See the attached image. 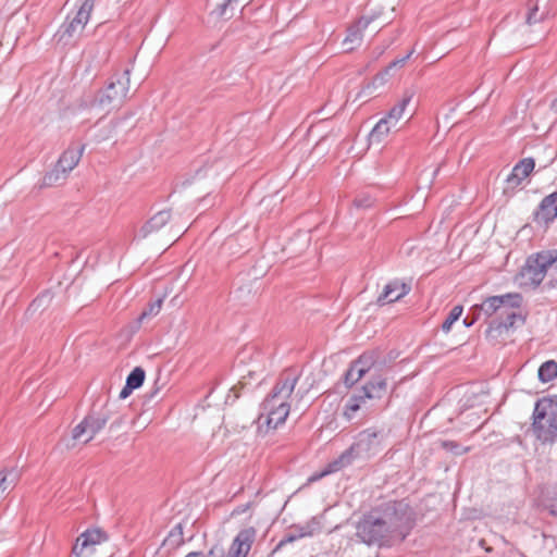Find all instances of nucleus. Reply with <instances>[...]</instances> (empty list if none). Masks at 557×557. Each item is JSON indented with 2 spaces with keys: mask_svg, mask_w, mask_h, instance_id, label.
Instances as JSON below:
<instances>
[{
  "mask_svg": "<svg viewBox=\"0 0 557 557\" xmlns=\"http://www.w3.org/2000/svg\"><path fill=\"white\" fill-rule=\"evenodd\" d=\"M159 392V387H153L150 392H148L144 397H145V400L148 401V400H151Z\"/></svg>",
  "mask_w": 557,
  "mask_h": 557,
  "instance_id": "09e8293b",
  "label": "nucleus"
},
{
  "mask_svg": "<svg viewBox=\"0 0 557 557\" xmlns=\"http://www.w3.org/2000/svg\"><path fill=\"white\" fill-rule=\"evenodd\" d=\"M479 320H481V318H476V312H472L470 309V313L463 319V324L465 326L470 327Z\"/></svg>",
  "mask_w": 557,
  "mask_h": 557,
  "instance_id": "a18cd8bd",
  "label": "nucleus"
},
{
  "mask_svg": "<svg viewBox=\"0 0 557 557\" xmlns=\"http://www.w3.org/2000/svg\"><path fill=\"white\" fill-rule=\"evenodd\" d=\"M462 311H463L462 306L458 305V306L453 307V309L450 310V312L447 314L446 319L442 323L441 329L444 333H448L451 330V326L454 325V323L456 321H458L459 318L461 317Z\"/></svg>",
  "mask_w": 557,
  "mask_h": 557,
  "instance_id": "473e14b6",
  "label": "nucleus"
},
{
  "mask_svg": "<svg viewBox=\"0 0 557 557\" xmlns=\"http://www.w3.org/2000/svg\"><path fill=\"white\" fill-rule=\"evenodd\" d=\"M13 484V480H8V472L0 471V495H2Z\"/></svg>",
  "mask_w": 557,
  "mask_h": 557,
  "instance_id": "37998d69",
  "label": "nucleus"
},
{
  "mask_svg": "<svg viewBox=\"0 0 557 557\" xmlns=\"http://www.w3.org/2000/svg\"><path fill=\"white\" fill-rule=\"evenodd\" d=\"M216 196L214 197H210V195L206 196L205 198L201 199V202L200 205L202 206H209V207H214L216 205H219L215 200H216Z\"/></svg>",
  "mask_w": 557,
  "mask_h": 557,
  "instance_id": "49530a36",
  "label": "nucleus"
},
{
  "mask_svg": "<svg viewBox=\"0 0 557 557\" xmlns=\"http://www.w3.org/2000/svg\"><path fill=\"white\" fill-rule=\"evenodd\" d=\"M532 419L536 438L543 443H553L557 437V403L548 397L537 399Z\"/></svg>",
  "mask_w": 557,
  "mask_h": 557,
  "instance_id": "7ed1b4c3",
  "label": "nucleus"
},
{
  "mask_svg": "<svg viewBox=\"0 0 557 557\" xmlns=\"http://www.w3.org/2000/svg\"><path fill=\"white\" fill-rule=\"evenodd\" d=\"M170 211H157L141 227L140 232L146 237L152 232L160 230L170 220Z\"/></svg>",
  "mask_w": 557,
  "mask_h": 557,
  "instance_id": "4be33fe9",
  "label": "nucleus"
},
{
  "mask_svg": "<svg viewBox=\"0 0 557 557\" xmlns=\"http://www.w3.org/2000/svg\"><path fill=\"white\" fill-rule=\"evenodd\" d=\"M411 290V286L400 280H393L388 282L381 295L377 297V305L383 306L386 304H392L398 301L406 295H408Z\"/></svg>",
  "mask_w": 557,
  "mask_h": 557,
  "instance_id": "f3484780",
  "label": "nucleus"
},
{
  "mask_svg": "<svg viewBox=\"0 0 557 557\" xmlns=\"http://www.w3.org/2000/svg\"><path fill=\"white\" fill-rule=\"evenodd\" d=\"M122 423V418H117L110 424V430L117 429Z\"/></svg>",
  "mask_w": 557,
  "mask_h": 557,
  "instance_id": "8fccbe9b",
  "label": "nucleus"
},
{
  "mask_svg": "<svg viewBox=\"0 0 557 557\" xmlns=\"http://www.w3.org/2000/svg\"><path fill=\"white\" fill-rule=\"evenodd\" d=\"M67 175L69 174L63 169L59 168V165L55 164L51 171L47 172L44 175L40 183L38 184V187L46 188L61 185L65 182Z\"/></svg>",
  "mask_w": 557,
  "mask_h": 557,
  "instance_id": "5701e85b",
  "label": "nucleus"
},
{
  "mask_svg": "<svg viewBox=\"0 0 557 557\" xmlns=\"http://www.w3.org/2000/svg\"><path fill=\"white\" fill-rule=\"evenodd\" d=\"M92 9L94 0H84L75 16L71 20L67 17L54 34V40L57 44H61L63 46L71 45L72 41L84 30L89 21Z\"/></svg>",
  "mask_w": 557,
  "mask_h": 557,
  "instance_id": "423d86ee",
  "label": "nucleus"
},
{
  "mask_svg": "<svg viewBox=\"0 0 557 557\" xmlns=\"http://www.w3.org/2000/svg\"><path fill=\"white\" fill-rule=\"evenodd\" d=\"M537 375L541 382H550L557 376V362L555 360L543 362L539 368Z\"/></svg>",
  "mask_w": 557,
  "mask_h": 557,
  "instance_id": "cd10ccee",
  "label": "nucleus"
},
{
  "mask_svg": "<svg viewBox=\"0 0 557 557\" xmlns=\"http://www.w3.org/2000/svg\"><path fill=\"white\" fill-rule=\"evenodd\" d=\"M162 304H163V298H157L156 300L150 301L148 304L147 308H145L144 311L141 312V314L139 315L138 320L143 321L147 318H152V317H156L157 314H159V312L161 311V308H162Z\"/></svg>",
  "mask_w": 557,
  "mask_h": 557,
  "instance_id": "c9c22d12",
  "label": "nucleus"
},
{
  "mask_svg": "<svg viewBox=\"0 0 557 557\" xmlns=\"http://www.w3.org/2000/svg\"><path fill=\"white\" fill-rule=\"evenodd\" d=\"M414 52V49H411L405 57L403 58H399V59H396L394 60L393 62H391L386 67L385 70L382 72V73H379L373 82H372V85L375 86L376 84H384L385 82V76H388L389 75V72L395 69L396 66H404L405 63L407 62V60L412 55V53Z\"/></svg>",
  "mask_w": 557,
  "mask_h": 557,
  "instance_id": "bb28decb",
  "label": "nucleus"
},
{
  "mask_svg": "<svg viewBox=\"0 0 557 557\" xmlns=\"http://www.w3.org/2000/svg\"><path fill=\"white\" fill-rule=\"evenodd\" d=\"M51 300L52 294L49 290H45L30 302L27 311L35 313L39 309L48 307Z\"/></svg>",
  "mask_w": 557,
  "mask_h": 557,
  "instance_id": "7c9ffc66",
  "label": "nucleus"
},
{
  "mask_svg": "<svg viewBox=\"0 0 557 557\" xmlns=\"http://www.w3.org/2000/svg\"><path fill=\"white\" fill-rule=\"evenodd\" d=\"M203 170L202 169H199L196 171V173L194 175H190L188 177H181V178H177L174 183V191H177V190H181L187 186H189L190 184H193L194 180L196 178H201L203 177Z\"/></svg>",
  "mask_w": 557,
  "mask_h": 557,
  "instance_id": "4c0bfd02",
  "label": "nucleus"
},
{
  "mask_svg": "<svg viewBox=\"0 0 557 557\" xmlns=\"http://www.w3.org/2000/svg\"><path fill=\"white\" fill-rule=\"evenodd\" d=\"M366 399L362 397V394H358V395H352L348 400H347V404L345 406V412L344 414L346 416V418L348 420L352 419L354 417V413L356 411H358L361 407V404Z\"/></svg>",
  "mask_w": 557,
  "mask_h": 557,
  "instance_id": "72a5a7b5",
  "label": "nucleus"
},
{
  "mask_svg": "<svg viewBox=\"0 0 557 557\" xmlns=\"http://www.w3.org/2000/svg\"><path fill=\"white\" fill-rule=\"evenodd\" d=\"M382 438V431L372 428L363 430L358 434L356 442L348 449L330 462L322 472L313 474L309 481H317L327 474L337 472L351 465L356 459H370L381 450Z\"/></svg>",
  "mask_w": 557,
  "mask_h": 557,
  "instance_id": "f03ea898",
  "label": "nucleus"
},
{
  "mask_svg": "<svg viewBox=\"0 0 557 557\" xmlns=\"http://www.w3.org/2000/svg\"><path fill=\"white\" fill-rule=\"evenodd\" d=\"M256 539V530L252 527L243 529L233 540L227 557H247Z\"/></svg>",
  "mask_w": 557,
  "mask_h": 557,
  "instance_id": "dca6fc26",
  "label": "nucleus"
},
{
  "mask_svg": "<svg viewBox=\"0 0 557 557\" xmlns=\"http://www.w3.org/2000/svg\"><path fill=\"white\" fill-rule=\"evenodd\" d=\"M535 161L533 158L520 160L511 170V173L505 181L504 194L509 195L519 187L522 182L533 172Z\"/></svg>",
  "mask_w": 557,
  "mask_h": 557,
  "instance_id": "2eb2a0df",
  "label": "nucleus"
},
{
  "mask_svg": "<svg viewBox=\"0 0 557 557\" xmlns=\"http://www.w3.org/2000/svg\"><path fill=\"white\" fill-rule=\"evenodd\" d=\"M265 356L261 351L251 354V362L243 370V380L247 376L252 380H261L265 374Z\"/></svg>",
  "mask_w": 557,
  "mask_h": 557,
  "instance_id": "a211bd4d",
  "label": "nucleus"
},
{
  "mask_svg": "<svg viewBox=\"0 0 557 557\" xmlns=\"http://www.w3.org/2000/svg\"><path fill=\"white\" fill-rule=\"evenodd\" d=\"M182 544H184V528L182 523H177L170 530L168 536L162 543V546L177 548Z\"/></svg>",
  "mask_w": 557,
  "mask_h": 557,
  "instance_id": "a878e982",
  "label": "nucleus"
},
{
  "mask_svg": "<svg viewBox=\"0 0 557 557\" xmlns=\"http://www.w3.org/2000/svg\"><path fill=\"white\" fill-rule=\"evenodd\" d=\"M393 129L396 127L382 117L369 134L370 144H381Z\"/></svg>",
  "mask_w": 557,
  "mask_h": 557,
  "instance_id": "b1692460",
  "label": "nucleus"
},
{
  "mask_svg": "<svg viewBox=\"0 0 557 557\" xmlns=\"http://www.w3.org/2000/svg\"><path fill=\"white\" fill-rule=\"evenodd\" d=\"M520 307H512L500 313L498 318L490 321L486 333H502L504 330L508 331L516 327L517 323L524 324L525 318L519 311Z\"/></svg>",
  "mask_w": 557,
  "mask_h": 557,
  "instance_id": "4468645a",
  "label": "nucleus"
},
{
  "mask_svg": "<svg viewBox=\"0 0 557 557\" xmlns=\"http://www.w3.org/2000/svg\"><path fill=\"white\" fill-rule=\"evenodd\" d=\"M299 377L300 374L292 369H286L280 374L270 394L261 405L262 413L258 419L259 429H262L263 418L268 429L273 430L286 421L290 411V405L287 399L292 396Z\"/></svg>",
  "mask_w": 557,
  "mask_h": 557,
  "instance_id": "f257e3e1",
  "label": "nucleus"
},
{
  "mask_svg": "<svg viewBox=\"0 0 557 557\" xmlns=\"http://www.w3.org/2000/svg\"><path fill=\"white\" fill-rule=\"evenodd\" d=\"M299 539H302V536H299V533H288L286 534L276 545L274 552L280 550L283 548L286 544L293 543Z\"/></svg>",
  "mask_w": 557,
  "mask_h": 557,
  "instance_id": "79ce46f5",
  "label": "nucleus"
},
{
  "mask_svg": "<svg viewBox=\"0 0 557 557\" xmlns=\"http://www.w3.org/2000/svg\"><path fill=\"white\" fill-rule=\"evenodd\" d=\"M247 352H248V350H245V351H243V352L240 354V356H239V361H240L242 363H244V362H245V357H246V354H247Z\"/></svg>",
  "mask_w": 557,
  "mask_h": 557,
  "instance_id": "864d4df0",
  "label": "nucleus"
},
{
  "mask_svg": "<svg viewBox=\"0 0 557 557\" xmlns=\"http://www.w3.org/2000/svg\"><path fill=\"white\" fill-rule=\"evenodd\" d=\"M131 71L126 69L121 74L110 77L108 85L100 89L91 101V107L106 109L114 103H122L129 90Z\"/></svg>",
  "mask_w": 557,
  "mask_h": 557,
  "instance_id": "39448f33",
  "label": "nucleus"
},
{
  "mask_svg": "<svg viewBox=\"0 0 557 557\" xmlns=\"http://www.w3.org/2000/svg\"><path fill=\"white\" fill-rule=\"evenodd\" d=\"M556 261L557 250H546L530 256L520 270V284L532 288L537 287Z\"/></svg>",
  "mask_w": 557,
  "mask_h": 557,
  "instance_id": "20e7f679",
  "label": "nucleus"
},
{
  "mask_svg": "<svg viewBox=\"0 0 557 557\" xmlns=\"http://www.w3.org/2000/svg\"><path fill=\"white\" fill-rule=\"evenodd\" d=\"M383 15L382 11L371 10L367 15H362L355 24L347 29V35L343 40V45L347 51L354 50L361 45L362 32L374 21Z\"/></svg>",
  "mask_w": 557,
  "mask_h": 557,
  "instance_id": "ddd939ff",
  "label": "nucleus"
},
{
  "mask_svg": "<svg viewBox=\"0 0 557 557\" xmlns=\"http://www.w3.org/2000/svg\"><path fill=\"white\" fill-rule=\"evenodd\" d=\"M232 0H226L223 3L219 4L216 9L213 11L219 17L228 20L233 16V12H228V7Z\"/></svg>",
  "mask_w": 557,
  "mask_h": 557,
  "instance_id": "a19ab883",
  "label": "nucleus"
},
{
  "mask_svg": "<svg viewBox=\"0 0 557 557\" xmlns=\"http://www.w3.org/2000/svg\"><path fill=\"white\" fill-rule=\"evenodd\" d=\"M441 447L454 455H463L469 451V447H462L459 443L448 440L442 441Z\"/></svg>",
  "mask_w": 557,
  "mask_h": 557,
  "instance_id": "58836bf2",
  "label": "nucleus"
},
{
  "mask_svg": "<svg viewBox=\"0 0 557 557\" xmlns=\"http://www.w3.org/2000/svg\"><path fill=\"white\" fill-rule=\"evenodd\" d=\"M387 382L382 376H376L361 387L360 393L364 399H381L386 395Z\"/></svg>",
  "mask_w": 557,
  "mask_h": 557,
  "instance_id": "6ab92c4d",
  "label": "nucleus"
},
{
  "mask_svg": "<svg viewBox=\"0 0 557 557\" xmlns=\"http://www.w3.org/2000/svg\"><path fill=\"white\" fill-rule=\"evenodd\" d=\"M206 557H227V554L222 545L215 544L210 548Z\"/></svg>",
  "mask_w": 557,
  "mask_h": 557,
  "instance_id": "c03bdc74",
  "label": "nucleus"
},
{
  "mask_svg": "<svg viewBox=\"0 0 557 557\" xmlns=\"http://www.w3.org/2000/svg\"><path fill=\"white\" fill-rule=\"evenodd\" d=\"M548 16V12L547 11H543L542 13H539V7L537 4H535L534 7H532L527 16H525V24H528L529 26H532L536 23H541L543 21H545Z\"/></svg>",
  "mask_w": 557,
  "mask_h": 557,
  "instance_id": "e433bc0d",
  "label": "nucleus"
},
{
  "mask_svg": "<svg viewBox=\"0 0 557 557\" xmlns=\"http://www.w3.org/2000/svg\"><path fill=\"white\" fill-rule=\"evenodd\" d=\"M384 523L379 517V510H374L358 523L357 536L367 545H388L391 539Z\"/></svg>",
  "mask_w": 557,
  "mask_h": 557,
  "instance_id": "1a4fd4ad",
  "label": "nucleus"
},
{
  "mask_svg": "<svg viewBox=\"0 0 557 557\" xmlns=\"http://www.w3.org/2000/svg\"><path fill=\"white\" fill-rule=\"evenodd\" d=\"M537 209H557V191L545 196L539 203Z\"/></svg>",
  "mask_w": 557,
  "mask_h": 557,
  "instance_id": "ea45409f",
  "label": "nucleus"
},
{
  "mask_svg": "<svg viewBox=\"0 0 557 557\" xmlns=\"http://www.w3.org/2000/svg\"><path fill=\"white\" fill-rule=\"evenodd\" d=\"M413 96H414L413 89L405 90L403 99L397 104H395L389 110L388 114L386 116H384L383 119L387 120V122L389 124H392V126L396 127L399 119L403 116V114L405 112L406 107L409 104V102L411 101Z\"/></svg>",
  "mask_w": 557,
  "mask_h": 557,
  "instance_id": "412c9836",
  "label": "nucleus"
},
{
  "mask_svg": "<svg viewBox=\"0 0 557 557\" xmlns=\"http://www.w3.org/2000/svg\"><path fill=\"white\" fill-rule=\"evenodd\" d=\"M379 359V352L375 350L364 351L352 361L345 373L344 383L346 386L351 387L358 381H360L376 363Z\"/></svg>",
  "mask_w": 557,
  "mask_h": 557,
  "instance_id": "f8f14e48",
  "label": "nucleus"
},
{
  "mask_svg": "<svg viewBox=\"0 0 557 557\" xmlns=\"http://www.w3.org/2000/svg\"><path fill=\"white\" fill-rule=\"evenodd\" d=\"M543 507L550 516L557 518V484L544 495Z\"/></svg>",
  "mask_w": 557,
  "mask_h": 557,
  "instance_id": "c756f323",
  "label": "nucleus"
},
{
  "mask_svg": "<svg viewBox=\"0 0 557 557\" xmlns=\"http://www.w3.org/2000/svg\"><path fill=\"white\" fill-rule=\"evenodd\" d=\"M354 206L356 209H369L376 206V198L368 191H361L355 197Z\"/></svg>",
  "mask_w": 557,
  "mask_h": 557,
  "instance_id": "2f4dec72",
  "label": "nucleus"
},
{
  "mask_svg": "<svg viewBox=\"0 0 557 557\" xmlns=\"http://www.w3.org/2000/svg\"><path fill=\"white\" fill-rule=\"evenodd\" d=\"M202 556V553L200 552H191V553H188L185 557H201Z\"/></svg>",
  "mask_w": 557,
  "mask_h": 557,
  "instance_id": "3c124183",
  "label": "nucleus"
},
{
  "mask_svg": "<svg viewBox=\"0 0 557 557\" xmlns=\"http://www.w3.org/2000/svg\"><path fill=\"white\" fill-rule=\"evenodd\" d=\"M523 301L522 295L519 293H507L504 295H495L486 297L481 304L471 307L472 312H476V318L485 320L497 315L512 307H521Z\"/></svg>",
  "mask_w": 557,
  "mask_h": 557,
  "instance_id": "6e6552de",
  "label": "nucleus"
},
{
  "mask_svg": "<svg viewBox=\"0 0 557 557\" xmlns=\"http://www.w3.org/2000/svg\"><path fill=\"white\" fill-rule=\"evenodd\" d=\"M293 529L298 531L299 536H312L322 530V523L318 517H312L305 524H295Z\"/></svg>",
  "mask_w": 557,
  "mask_h": 557,
  "instance_id": "393cba45",
  "label": "nucleus"
},
{
  "mask_svg": "<svg viewBox=\"0 0 557 557\" xmlns=\"http://www.w3.org/2000/svg\"><path fill=\"white\" fill-rule=\"evenodd\" d=\"M552 110L557 113V98L552 102Z\"/></svg>",
  "mask_w": 557,
  "mask_h": 557,
  "instance_id": "603ef678",
  "label": "nucleus"
},
{
  "mask_svg": "<svg viewBox=\"0 0 557 557\" xmlns=\"http://www.w3.org/2000/svg\"><path fill=\"white\" fill-rule=\"evenodd\" d=\"M145 370L141 367H136L126 377V383L134 389L140 387L145 382Z\"/></svg>",
  "mask_w": 557,
  "mask_h": 557,
  "instance_id": "f704fd0d",
  "label": "nucleus"
},
{
  "mask_svg": "<svg viewBox=\"0 0 557 557\" xmlns=\"http://www.w3.org/2000/svg\"><path fill=\"white\" fill-rule=\"evenodd\" d=\"M106 541H108V534L101 529H87L76 539L71 557L91 556L95 553L96 546Z\"/></svg>",
  "mask_w": 557,
  "mask_h": 557,
  "instance_id": "9b49d317",
  "label": "nucleus"
},
{
  "mask_svg": "<svg viewBox=\"0 0 557 557\" xmlns=\"http://www.w3.org/2000/svg\"><path fill=\"white\" fill-rule=\"evenodd\" d=\"M84 150L85 145H81L78 147H69L60 156L57 164L69 174L78 164Z\"/></svg>",
  "mask_w": 557,
  "mask_h": 557,
  "instance_id": "aec40b11",
  "label": "nucleus"
},
{
  "mask_svg": "<svg viewBox=\"0 0 557 557\" xmlns=\"http://www.w3.org/2000/svg\"><path fill=\"white\" fill-rule=\"evenodd\" d=\"M110 419V410L106 406L100 412L88 413L72 431V438L82 441L83 443L90 442L96 434H98L107 424Z\"/></svg>",
  "mask_w": 557,
  "mask_h": 557,
  "instance_id": "9d476101",
  "label": "nucleus"
},
{
  "mask_svg": "<svg viewBox=\"0 0 557 557\" xmlns=\"http://www.w3.org/2000/svg\"><path fill=\"white\" fill-rule=\"evenodd\" d=\"M557 221V211H534L533 222L543 230L548 228L549 224Z\"/></svg>",
  "mask_w": 557,
  "mask_h": 557,
  "instance_id": "c85d7f7f",
  "label": "nucleus"
},
{
  "mask_svg": "<svg viewBox=\"0 0 557 557\" xmlns=\"http://www.w3.org/2000/svg\"><path fill=\"white\" fill-rule=\"evenodd\" d=\"M134 391V388L132 386H129L126 382H125V385L124 387L122 388V391L120 392V395H119V398L120 399H125L127 398L132 392Z\"/></svg>",
  "mask_w": 557,
  "mask_h": 557,
  "instance_id": "de8ad7c7",
  "label": "nucleus"
},
{
  "mask_svg": "<svg viewBox=\"0 0 557 557\" xmlns=\"http://www.w3.org/2000/svg\"><path fill=\"white\" fill-rule=\"evenodd\" d=\"M381 521L385 522L384 527L387 529V534L391 540L398 539L400 542L405 541L410 531L406 510L403 508L401 503H388L382 510L379 511Z\"/></svg>",
  "mask_w": 557,
  "mask_h": 557,
  "instance_id": "0eeeda50",
  "label": "nucleus"
}]
</instances>
